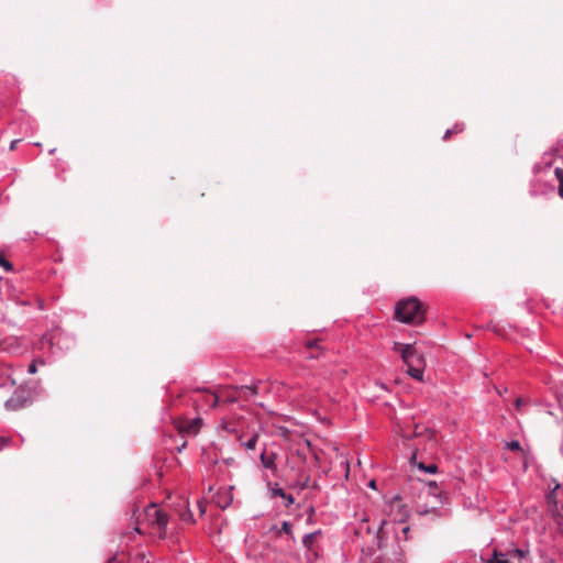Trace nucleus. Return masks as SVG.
<instances>
[{"label":"nucleus","instance_id":"f257e3e1","mask_svg":"<svg viewBox=\"0 0 563 563\" xmlns=\"http://www.w3.org/2000/svg\"><path fill=\"white\" fill-rule=\"evenodd\" d=\"M395 319L402 323H421L424 319L422 303L415 297L399 300L395 306Z\"/></svg>","mask_w":563,"mask_h":563},{"label":"nucleus","instance_id":"f03ea898","mask_svg":"<svg viewBox=\"0 0 563 563\" xmlns=\"http://www.w3.org/2000/svg\"><path fill=\"white\" fill-rule=\"evenodd\" d=\"M487 563H531L530 551L528 547H511L505 552L495 550Z\"/></svg>","mask_w":563,"mask_h":563},{"label":"nucleus","instance_id":"7ed1b4c3","mask_svg":"<svg viewBox=\"0 0 563 563\" xmlns=\"http://www.w3.org/2000/svg\"><path fill=\"white\" fill-rule=\"evenodd\" d=\"M42 342L49 345L53 354L66 352L75 345V339L62 331L43 335Z\"/></svg>","mask_w":563,"mask_h":563},{"label":"nucleus","instance_id":"20e7f679","mask_svg":"<svg viewBox=\"0 0 563 563\" xmlns=\"http://www.w3.org/2000/svg\"><path fill=\"white\" fill-rule=\"evenodd\" d=\"M145 517L150 525L156 528L159 538L167 537L168 516L164 510L151 505L145 509Z\"/></svg>","mask_w":563,"mask_h":563},{"label":"nucleus","instance_id":"39448f33","mask_svg":"<svg viewBox=\"0 0 563 563\" xmlns=\"http://www.w3.org/2000/svg\"><path fill=\"white\" fill-rule=\"evenodd\" d=\"M31 404V397H29L22 390H15L13 395L4 402V407L9 411H15L22 409Z\"/></svg>","mask_w":563,"mask_h":563},{"label":"nucleus","instance_id":"423d86ee","mask_svg":"<svg viewBox=\"0 0 563 563\" xmlns=\"http://www.w3.org/2000/svg\"><path fill=\"white\" fill-rule=\"evenodd\" d=\"M192 401L197 405L202 402V407H205L207 409H213L217 407L219 398L213 393H210V391L202 393L200 390H197L192 396Z\"/></svg>","mask_w":563,"mask_h":563},{"label":"nucleus","instance_id":"0eeeda50","mask_svg":"<svg viewBox=\"0 0 563 563\" xmlns=\"http://www.w3.org/2000/svg\"><path fill=\"white\" fill-rule=\"evenodd\" d=\"M387 526V521L385 519L380 520L378 527L375 531L372 530L369 526L365 528L367 533H374L373 545L372 548L376 550H382L385 547V527Z\"/></svg>","mask_w":563,"mask_h":563},{"label":"nucleus","instance_id":"6e6552de","mask_svg":"<svg viewBox=\"0 0 563 563\" xmlns=\"http://www.w3.org/2000/svg\"><path fill=\"white\" fill-rule=\"evenodd\" d=\"M563 144L556 145L552 148L551 153H544L541 162L537 163L533 167L534 173H541L542 170L549 169L553 164V155H559L562 150Z\"/></svg>","mask_w":563,"mask_h":563},{"label":"nucleus","instance_id":"1a4fd4ad","mask_svg":"<svg viewBox=\"0 0 563 563\" xmlns=\"http://www.w3.org/2000/svg\"><path fill=\"white\" fill-rule=\"evenodd\" d=\"M271 497H280L284 499L285 507H289L295 503L292 495L287 494L283 488L279 487L278 483H268Z\"/></svg>","mask_w":563,"mask_h":563},{"label":"nucleus","instance_id":"9d476101","mask_svg":"<svg viewBox=\"0 0 563 563\" xmlns=\"http://www.w3.org/2000/svg\"><path fill=\"white\" fill-rule=\"evenodd\" d=\"M262 387V382H257L253 383L252 385H243L236 387V390L239 391L240 397L251 398L253 396L261 394Z\"/></svg>","mask_w":563,"mask_h":563},{"label":"nucleus","instance_id":"9b49d317","mask_svg":"<svg viewBox=\"0 0 563 563\" xmlns=\"http://www.w3.org/2000/svg\"><path fill=\"white\" fill-rule=\"evenodd\" d=\"M276 456H277L276 453H274V452L268 453L266 450H263L261 453V456H260L263 467L271 470L274 474L277 471V466H276V462H275Z\"/></svg>","mask_w":563,"mask_h":563},{"label":"nucleus","instance_id":"f8f14e48","mask_svg":"<svg viewBox=\"0 0 563 563\" xmlns=\"http://www.w3.org/2000/svg\"><path fill=\"white\" fill-rule=\"evenodd\" d=\"M232 501H233V497H232L230 490L219 492L214 496V503L221 509L228 508L232 504Z\"/></svg>","mask_w":563,"mask_h":563},{"label":"nucleus","instance_id":"ddd939ff","mask_svg":"<svg viewBox=\"0 0 563 563\" xmlns=\"http://www.w3.org/2000/svg\"><path fill=\"white\" fill-rule=\"evenodd\" d=\"M383 563H407L405 551L399 543L393 550V558L384 559Z\"/></svg>","mask_w":563,"mask_h":563},{"label":"nucleus","instance_id":"4468645a","mask_svg":"<svg viewBox=\"0 0 563 563\" xmlns=\"http://www.w3.org/2000/svg\"><path fill=\"white\" fill-rule=\"evenodd\" d=\"M401 349L400 357L404 361L406 365H409L412 363V358L416 356L417 352L413 345L406 344L405 346H399Z\"/></svg>","mask_w":563,"mask_h":563},{"label":"nucleus","instance_id":"2eb2a0df","mask_svg":"<svg viewBox=\"0 0 563 563\" xmlns=\"http://www.w3.org/2000/svg\"><path fill=\"white\" fill-rule=\"evenodd\" d=\"M321 533H322V531L319 529V530H316L313 532L305 534L303 538H302V545L307 550H311L312 547H313V542H314L316 538L318 536H320Z\"/></svg>","mask_w":563,"mask_h":563},{"label":"nucleus","instance_id":"dca6fc26","mask_svg":"<svg viewBox=\"0 0 563 563\" xmlns=\"http://www.w3.org/2000/svg\"><path fill=\"white\" fill-rule=\"evenodd\" d=\"M308 453L312 454V456H313V459H314V460H318V455H317V453L312 450L310 442H309L308 440H306L305 446L299 448V449L297 450V454H298V456H300V457H302V459H307V454H308Z\"/></svg>","mask_w":563,"mask_h":563},{"label":"nucleus","instance_id":"f3484780","mask_svg":"<svg viewBox=\"0 0 563 563\" xmlns=\"http://www.w3.org/2000/svg\"><path fill=\"white\" fill-rule=\"evenodd\" d=\"M408 366V369H407V374L416 379V380H419V382H422L423 380V371L419 367H415L412 366L411 364L407 365Z\"/></svg>","mask_w":563,"mask_h":563},{"label":"nucleus","instance_id":"a211bd4d","mask_svg":"<svg viewBox=\"0 0 563 563\" xmlns=\"http://www.w3.org/2000/svg\"><path fill=\"white\" fill-rule=\"evenodd\" d=\"M428 487H429V494L434 496L435 498L439 499V501L441 504H443V497H444V494L442 492H438V484L437 482L434 481H431L428 483Z\"/></svg>","mask_w":563,"mask_h":563},{"label":"nucleus","instance_id":"6ab92c4d","mask_svg":"<svg viewBox=\"0 0 563 563\" xmlns=\"http://www.w3.org/2000/svg\"><path fill=\"white\" fill-rule=\"evenodd\" d=\"M395 506L399 508V517H397L396 520H398L399 522H404L406 520V518L408 517V511L406 509V506L402 505L399 499H397L395 501V504L393 505V507H395Z\"/></svg>","mask_w":563,"mask_h":563},{"label":"nucleus","instance_id":"aec40b11","mask_svg":"<svg viewBox=\"0 0 563 563\" xmlns=\"http://www.w3.org/2000/svg\"><path fill=\"white\" fill-rule=\"evenodd\" d=\"M554 174L559 181V188H558L559 196L563 199V169L556 167L554 170Z\"/></svg>","mask_w":563,"mask_h":563},{"label":"nucleus","instance_id":"412c9836","mask_svg":"<svg viewBox=\"0 0 563 563\" xmlns=\"http://www.w3.org/2000/svg\"><path fill=\"white\" fill-rule=\"evenodd\" d=\"M418 467H419V470H421V471H423L426 473H429V474H434V473L438 472V466L434 463H431L429 465H424L423 463H419Z\"/></svg>","mask_w":563,"mask_h":563},{"label":"nucleus","instance_id":"4be33fe9","mask_svg":"<svg viewBox=\"0 0 563 563\" xmlns=\"http://www.w3.org/2000/svg\"><path fill=\"white\" fill-rule=\"evenodd\" d=\"M280 531L288 534L290 537V539H295L294 537V533H292V526L289 521H283L282 523V527H280Z\"/></svg>","mask_w":563,"mask_h":563},{"label":"nucleus","instance_id":"5701e85b","mask_svg":"<svg viewBox=\"0 0 563 563\" xmlns=\"http://www.w3.org/2000/svg\"><path fill=\"white\" fill-rule=\"evenodd\" d=\"M257 440H258V435H257V434H254V435H252L249 440H246L245 442H243V446H244L246 450H253V449H255V446H256Z\"/></svg>","mask_w":563,"mask_h":563},{"label":"nucleus","instance_id":"b1692460","mask_svg":"<svg viewBox=\"0 0 563 563\" xmlns=\"http://www.w3.org/2000/svg\"><path fill=\"white\" fill-rule=\"evenodd\" d=\"M0 266L5 271V272H12L13 271V265L11 262H9L4 256L3 254L0 252Z\"/></svg>","mask_w":563,"mask_h":563},{"label":"nucleus","instance_id":"393cba45","mask_svg":"<svg viewBox=\"0 0 563 563\" xmlns=\"http://www.w3.org/2000/svg\"><path fill=\"white\" fill-rule=\"evenodd\" d=\"M309 484V476L306 475L301 477L300 479L296 481V483L292 485L294 487H298L300 490H303L308 487Z\"/></svg>","mask_w":563,"mask_h":563},{"label":"nucleus","instance_id":"a878e982","mask_svg":"<svg viewBox=\"0 0 563 563\" xmlns=\"http://www.w3.org/2000/svg\"><path fill=\"white\" fill-rule=\"evenodd\" d=\"M180 518L184 522H187V523H192L195 522V519H194V516H192V512L190 511V509H186L185 511H183L180 514Z\"/></svg>","mask_w":563,"mask_h":563},{"label":"nucleus","instance_id":"bb28decb","mask_svg":"<svg viewBox=\"0 0 563 563\" xmlns=\"http://www.w3.org/2000/svg\"><path fill=\"white\" fill-rule=\"evenodd\" d=\"M506 448L510 451H519V450H521V444L517 440H511L506 443Z\"/></svg>","mask_w":563,"mask_h":563},{"label":"nucleus","instance_id":"cd10ccee","mask_svg":"<svg viewBox=\"0 0 563 563\" xmlns=\"http://www.w3.org/2000/svg\"><path fill=\"white\" fill-rule=\"evenodd\" d=\"M37 372V362L36 361H33L29 367H27V373L33 375Z\"/></svg>","mask_w":563,"mask_h":563},{"label":"nucleus","instance_id":"c85d7f7f","mask_svg":"<svg viewBox=\"0 0 563 563\" xmlns=\"http://www.w3.org/2000/svg\"><path fill=\"white\" fill-rule=\"evenodd\" d=\"M201 423V419L196 418L192 422V426L190 427V430L196 433L199 429V426Z\"/></svg>","mask_w":563,"mask_h":563},{"label":"nucleus","instance_id":"c756f323","mask_svg":"<svg viewBox=\"0 0 563 563\" xmlns=\"http://www.w3.org/2000/svg\"><path fill=\"white\" fill-rule=\"evenodd\" d=\"M375 386L379 387L380 389H383L385 391H389L388 386L384 382L375 380Z\"/></svg>","mask_w":563,"mask_h":563},{"label":"nucleus","instance_id":"7c9ffc66","mask_svg":"<svg viewBox=\"0 0 563 563\" xmlns=\"http://www.w3.org/2000/svg\"><path fill=\"white\" fill-rule=\"evenodd\" d=\"M453 133H460L464 130V124L463 123H456L454 126H453Z\"/></svg>","mask_w":563,"mask_h":563},{"label":"nucleus","instance_id":"2f4dec72","mask_svg":"<svg viewBox=\"0 0 563 563\" xmlns=\"http://www.w3.org/2000/svg\"><path fill=\"white\" fill-rule=\"evenodd\" d=\"M525 404L523 399L521 397H518L515 401V407L517 410H520L521 406Z\"/></svg>","mask_w":563,"mask_h":563},{"label":"nucleus","instance_id":"473e14b6","mask_svg":"<svg viewBox=\"0 0 563 563\" xmlns=\"http://www.w3.org/2000/svg\"><path fill=\"white\" fill-rule=\"evenodd\" d=\"M406 344L404 343H400V342H395L394 343V346H393V350L397 353H400L401 352V349L399 346H405Z\"/></svg>","mask_w":563,"mask_h":563},{"label":"nucleus","instance_id":"72a5a7b5","mask_svg":"<svg viewBox=\"0 0 563 563\" xmlns=\"http://www.w3.org/2000/svg\"><path fill=\"white\" fill-rule=\"evenodd\" d=\"M306 346H307L308 349L317 347V346H318V341H317V340L308 341V342L306 343Z\"/></svg>","mask_w":563,"mask_h":563},{"label":"nucleus","instance_id":"f704fd0d","mask_svg":"<svg viewBox=\"0 0 563 563\" xmlns=\"http://www.w3.org/2000/svg\"><path fill=\"white\" fill-rule=\"evenodd\" d=\"M8 443H9V439L0 438V450H2L4 446H7Z\"/></svg>","mask_w":563,"mask_h":563},{"label":"nucleus","instance_id":"c9c22d12","mask_svg":"<svg viewBox=\"0 0 563 563\" xmlns=\"http://www.w3.org/2000/svg\"><path fill=\"white\" fill-rule=\"evenodd\" d=\"M19 142H20V140H13V141H11V143H10V150H11V151L15 150V148H16V145H18V143H19Z\"/></svg>","mask_w":563,"mask_h":563},{"label":"nucleus","instance_id":"e433bc0d","mask_svg":"<svg viewBox=\"0 0 563 563\" xmlns=\"http://www.w3.org/2000/svg\"><path fill=\"white\" fill-rule=\"evenodd\" d=\"M271 531H274L277 536L282 533L280 528H278L276 525L272 526Z\"/></svg>","mask_w":563,"mask_h":563},{"label":"nucleus","instance_id":"4c0bfd02","mask_svg":"<svg viewBox=\"0 0 563 563\" xmlns=\"http://www.w3.org/2000/svg\"><path fill=\"white\" fill-rule=\"evenodd\" d=\"M453 133V130L449 129L445 131L444 135H443V140H448L449 136Z\"/></svg>","mask_w":563,"mask_h":563},{"label":"nucleus","instance_id":"58836bf2","mask_svg":"<svg viewBox=\"0 0 563 563\" xmlns=\"http://www.w3.org/2000/svg\"><path fill=\"white\" fill-rule=\"evenodd\" d=\"M508 391V388L507 387H504V388H497V393L503 396L504 394H506Z\"/></svg>","mask_w":563,"mask_h":563},{"label":"nucleus","instance_id":"ea45409f","mask_svg":"<svg viewBox=\"0 0 563 563\" xmlns=\"http://www.w3.org/2000/svg\"><path fill=\"white\" fill-rule=\"evenodd\" d=\"M408 531H409V527H408V526L402 527L401 532H402V534L405 536V539H407V533H408Z\"/></svg>","mask_w":563,"mask_h":563},{"label":"nucleus","instance_id":"a19ab883","mask_svg":"<svg viewBox=\"0 0 563 563\" xmlns=\"http://www.w3.org/2000/svg\"><path fill=\"white\" fill-rule=\"evenodd\" d=\"M368 487H371L372 489H376V481H374V479L369 481Z\"/></svg>","mask_w":563,"mask_h":563},{"label":"nucleus","instance_id":"79ce46f5","mask_svg":"<svg viewBox=\"0 0 563 563\" xmlns=\"http://www.w3.org/2000/svg\"><path fill=\"white\" fill-rule=\"evenodd\" d=\"M198 507H199V510H200V514H205V507L202 506V504L200 501H198Z\"/></svg>","mask_w":563,"mask_h":563},{"label":"nucleus","instance_id":"37998d69","mask_svg":"<svg viewBox=\"0 0 563 563\" xmlns=\"http://www.w3.org/2000/svg\"><path fill=\"white\" fill-rule=\"evenodd\" d=\"M115 560H117L115 556H112V558L108 559L107 563H112Z\"/></svg>","mask_w":563,"mask_h":563},{"label":"nucleus","instance_id":"c03bdc74","mask_svg":"<svg viewBox=\"0 0 563 563\" xmlns=\"http://www.w3.org/2000/svg\"><path fill=\"white\" fill-rule=\"evenodd\" d=\"M224 462L229 465V464H231L233 462V460L232 459H228V460H224Z\"/></svg>","mask_w":563,"mask_h":563},{"label":"nucleus","instance_id":"a18cd8bd","mask_svg":"<svg viewBox=\"0 0 563 563\" xmlns=\"http://www.w3.org/2000/svg\"><path fill=\"white\" fill-rule=\"evenodd\" d=\"M309 512H310V514H313V512H314V508H313V507H310V508H309Z\"/></svg>","mask_w":563,"mask_h":563},{"label":"nucleus","instance_id":"49530a36","mask_svg":"<svg viewBox=\"0 0 563 563\" xmlns=\"http://www.w3.org/2000/svg\"><path fill=\"white\" fill-rule=\"evenodd\" d=\"M229 401L234 402L235 398H230Z\"/></svg>","mask_w":563,"mask_h":563},{"label":"nucleus","instance_id":"de8ad7c7","mask_svg":"<svg viewBox=\"0 0 563 563\" xmlns=\"http://www.w3.org/2000/svg\"><path fill=\"white\" fill-rule=\"evenodd\" d=\"M560 452H561V453H562V455H563V445H561V448H560Z\"/></svg>","mask_w":563,"mask_h":563}]
</instances>
